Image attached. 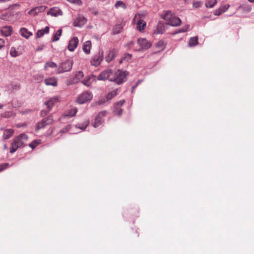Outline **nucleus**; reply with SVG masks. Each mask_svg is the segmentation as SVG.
<instances>
[{"instance_id": "obj_1", "label": "nucleus", "mask_w": 254, "mask_h": 254, "mask_svg": "<svg viewBox=\"0 0 254 254\" xmlns=\"http://www.w3.org/2000/svg\"><path fill=\"white\" fill-rule=\"evenodd\" d=\"M28 141V136L25 133H21L14 138L11 143L9 152L14 153L19 148L26 145Z\"/></svg>"}, {"instance_id": "obj_2", "label": "nucleus", "mask_w": 254, "mask_h": 254, "mask_svg": "<svg viewBox=\"0 0 254 254\" xmlns=\"http://www.w3.org/2000/svg\"><path fill=\"white\" fill-rule=\"evenodd\" d=\"M127 72L125 71L118 70L115 72L113 71V75L110 81H113L117 84H120L126 81L127 79Z\"/></svg>"}, {"instance_id": "obj_3", "label": "nucleus", "mask_w": 254, "mask_h": 254, "mask_svg": "<svg viewBox=\"0 0 254 254\" xmlns=\"http://www.w3.org/2000/svg\"><path fill=\"white\" fill-rule=\"evenodd\" d=\"M163 18L166 20L168 24L173 26H178L181 23V19L176 17L175 14L170 11H166L163 16Z\"/></svg>"}, {"instance_id": "obj_4", "label": "nucleus", "mask_w": 254, "mask_h": 254, "mask_svg": "<svg viewBox=\"0 0 254 254\" xmlns=\"http://www.w3.org/2000/svg\"><path fill=\"white\" fill-rule=\"evenodd\" d=\"M72 65L73 61L69 59L62 62L59 65L57 73L60 74L70 71Z\"/></svg>"}, {"instance_id": "obj_5", "label": "nucleus", "mask_w": 254, "mask_h": 254, "mask_svg": "<svg viewBox=\"0 0 254 254\" xmlns=\"http://www.w3.org/2000/svg\"><path fill=\"white\" fill-rule=\"evenodd\" d=\"M60 101V97L58 96L53 97L49 99V100L45 103V105H46L47 108V111L43 110L41 111V115L43 116L47 115L49 112L54 105L58 103Z\"/></svg>"}, {"instance_id": "obj_6", "label": "nucleus", "mask_w": 254, "mask_h": 254, "mask_svg": "<svg viewBox=\"0 0 254 254\" xmlns=\"http://www.w3.org/2000/svg\"><path fill=\"white\" fill-rule=\"evenodd\" d=\"M92 98V95L89 92H85L80 95L76 99L77 102L79 104H84Z\"/></svg>"}, {"instance_id": "obj_7", "label": "nucleus", "mask_w": 254, "mask_h": 254, "mask_svg": "<svg viewBox=\"0 0 254 254\" xmlns=\"http://www.w3.org/2000/svg\"><path fill=\"white\" fill-rule=\"evenodd\" d=\"M113 75V71L111 69H107L103 71L98 76L97 79L99 80H105L109 79L112 77Z\"/></svg>"}, {"instance_id": "obj_8", "label": "nucleus", "mask_w": 254, "mask_h": 254, "mask_svg": "<svg viewBox=\"0 0 254 254\" xmlns=\"http://www.w3.org/2000/svg\"><path fill=\"white\" fill-rule=\"evenodd\" d=\"M103 53H99L97 54L94 55L91 60L90 63L91 65L95 66H97L101 64L103 60Z\"/></svg>"}, {"instance_id": "obj_9", "label": "nucleus", "mask_w": 254, "mask_h": 254, "mask_svg": "<svg viewBox=\"0 0 254 254\" xmlns=\"http://www.w3.org/2000/svg\"><path fill=\"white\" fill-rule=\"evenodd\" d=\"M106 111H102L97 115L93 123L94 127H97L102 125L104 121L103 118L106 116Z\"/></svg>"}, {"instance_id": "obj_10", "label": "nucleus", "mask_w": 254, "mask_h": 254, "mask_svg": "<svg viewBox=\"0 0 254 254\" xmlns=\"http://www.w3.org/2000/svg\"><path fill=\"white\" fill-rule=\"evenodd\" d=\"M53 122V118L51 116H48L43 119L41 122L38 123L36 128L39 129L44 128L46 126L51 124Z\"/></svg>"}, {"instance_id": "obj_11", "label": "nucleus", "mask_w": 254, "mask_h": 254, "mask_svg": "<svg viewBox=\"0 0 254 254\" xmlns=\"http://www.w3.org/2000/svg\"><path fill=\"white\" fill-rule=\"evenodd\" d=\"M137 43L140 47L139 50H147L151 46V43L145 38H139Z\"/></svg>"}, {"instance_id": "obj_12", "label": "nucleus", "mask_w": 254, "mask_h": 254, "mask_svg": "<svg viewBox=\"0 0 254 254\" xmlns=\"http://www.w3.org/2000/svg\"><path fill=\"white\" fill-rule=\"evenodd\" d=\"M0 129L3 131L2 138L3 139L5 140L11 137L14 132V130L12 128H5L3 127H1Z\"/></svg>"}, {"instance_id": "obj_13", "label": "nucleus", "mask_w": 254, "mask_h": 254, "mask_svg": "<svg viewBox=\"0 0 254 254\" xmlns=\"http://www.w3.org/2000/svg\"><path fill=\"white\" fill-rule=\"evenodd\" d=\"M118 89L114 90L109 92L106 97V99H100L97 102L98 105H101L105 103L106 102L111 100L113 97L116 96L117 94Z\"/></svg>"}, {"instance_id": "obj_14", "label": "nucleus", "mask_w": 254, "mask_h": 254, "mask_svg": "<svg viewBox=\"0 0 254 254\" xmlns=\"http://www.w3.org/2000/svg\"><path fill=\"white\" fill-rule=\"evenodd\" d=\"M79 41L76 37H73L68 43L67 49L69 51H73L77 47Z\"/></svg>"}, {"instance_id": "obj_15", "label": "nucleus", "mask_w": 254, "mask_h": 254, "mask_svg": "<svg viewBox=\"0 0 254 254\" xmlns=\"http://www.w3.org/2000/svg\"><path fill=\"white\" fill-rule=\"evenodd\" d=\"M118 50L116 49H112L109 51L108 55L105 57V60L108 63L112 61L116 57Z\"/></svg>"}, {"instance_id": "obj_16", "label": "nucleus", "mask_w": 254, "mask_h": 254, "mask_svg": "<svg viewBox=\"0 0 254 254\" xmlns=\"http://www.w3.org/2000/svg\"><path fill=\"white\" fill-rule=\"evenodd\" d=\"M47 14L51 15L52 16H58L62 15L63 11L58 7H53L48 11Z\"/></svg>"}, {"instance_id": "obj_17", "label": "nucleus", "mask_w": 254, "mask_h": 254, "mask_svg": "<svg viewBox=\"0 0 254 254\" xmlns=\"http://www.w3.org/2000/svg\"><path fill=\"white\" fill-rule=\"evenodd\" d=\"M86 18L82 16H78L74 22V25L76 27H80L84 25L86 22Z\"/></svg>"}, {"instance_id": "obj_18", "label": "nucleus", "mask_w": 254, "mask_h": 254, "mask_svg": "<svg viewBox=\"0 0 254 254\" xmlns=\"http://www.w3.org/2000/svg\"><path fill=\"white\" fill-rule=\"evenodd\" d=\"M44 82L47 86H56L58 84L57 79L54 77L45 78Z\"/></svg>"}, {"instance_id": "obj_19", "label": "nucleus", "mask_w": 254, "mask_h": 254, "mask_svg": "<svg viewBox=\"0 0 254 254\" xmlns=\"http://www.w3.org/2000/svg\"><path fill=\"white\" fill-rule=\"evenodd\" d=\"M124 26L123 23L117 24L115 25L112 30V33L114 35L119 34L122 30Z\"/></svg>"}, {"instance_id": "obj_20", "label": "nucleus", "mask_w": 254, "mask_h": 254, "mask_svg": "<svg viewBox=\"0 0 254 254\" xmlns=\"http://www.w3.org/2000/svg\"><path fill=\"white\" fill-rule=\"evenodd\" d=\"M46 9V7L45 6H40L38 7H36L33 9H32L29 12V14L31 15H35L39 12L44 11Z\"/></svg>"}, {"instance_id": "obj_21", "label": "nucleus", "mask_w": 254, "mask_h": 254, "mask_svg": "<svg viewBox=\"0 0 254 254\" xmlns=\"http://www.w3.org/2000/svg\"><path fill=\"white\" fill-rule=\"evenodd\" d=\"M92 46L90 41H87L83 45V50L86 54H89L90 53V49Z\"/></svg>"}, {"instance_id": "obj_22", "label": "nucleus", "mask_w": 254, "mask_h": 254, "mask_svg": "<svg viewBox=\"0 0 254 254\" xmlns=\"http://www.w3.org/2000/svg\"><path fill=\"white\" fill-rule=\"evenodd\" d=\"M19 32L22 37L26 39H28L30 36L33 35L32 33L29 31L26 28H21L19 31Z\"/></svg>"}, {"instance_id": "obj_23", "label": "nucleus", "mask_w": 254, "mask_h": 254, "mask_svg": "<svg viewBox=\"0 0 254 254\" xmlns=\"http://www.w3.org/2000/svg\"><path fill=\"white\" fill-rule=\"evenodd\" d=\"M12 29L10 26H6L3 27L1 29V33L4 36H8L10 35Z\"/></svg>"}, {"instance_id": "obj_24", "label": "nucleus", "mask_w": 254, "mask_h": 254, "mask_svg": "<svg viewBox=\"0 0 254 254\" xmlns=\"http://www.w3.org/2000/svg\"><path fill=\"white\" fill-rule=\"evenodd\" d=\"M136 24L137 29L138 31L141 32L144 29L145 27H146V23L144 20L142 19H139L137 21Z\"/></svg>"}, {"instance_id": "obj_25", "label": "nucleus", "mask_w": 254, "mask_h": 254, "mask_svg": "<svg viewBox=\"0 0 254 254\" xmlns=\"http://www.w3.org/2000/svg\"><path fill=\"white\" fill-rule=\"evenodd\" d=\"M49 32V27L46 26L45 28L41 30H38L36 33V36L38 38L42 37L45 34H47Z\"/></svg>"}, {"instance_id": "obj_26", "label": "nucleus", "mask_w": 254, "mask_h": 254, "mask_svg": "<svg viewBox=\"0 0 254 254\" xmlns=\"http://www.w3.org/2000/svg\"><path fill=\"white\" fill-rule=\"evenodd\" d=\"M198 43L197 37H191L190 38L189 45L190 47H192L196 45Z\"/></svg>"}, {"instance_id": "obj_27", "label": "nucleus", "mask_w": 254, "mask_h": 254, "mask_svg": "<svg viewBox=\"0 0 254 254\" xmlns=\"http://www.w3.org/2000/svg\"><path fill=\"white\" fill-rule=\"evenodd\" d=\"M155 47L158 49V51H162L165 48V44L163 41H158L155 45Z\"/></svg>"}, {"instance_id": "obj_28", "label": "nucleus", "mask_w": 254, "mask_h": 254, "mask_svg": "<svg viewBox=\"0 0 254 254\" xmlns=\"http://www.w3.org/2000/svg\"><path fill=\"white\" fill-rule=\"evenodd\" d=\"M62 33V30L61 29L58 30L57 32L55 34L52 39L53 42L57 41L59 40L60 37L61 36Z\"/></svg>"}, {"instance_id": "obj_29", "label": "nucleus", "mask_w": 254, "mask_h": 254, "mask_svg": "<svg viewBox=\"0 0 254 254\" xmlns=\"http://www.w3.org/2000/svg\"><path fill=\"white\" fill-rule=\"evenodd\" d=\"M115 6L117 8L119 7H122L124 9L127 8V6L125 3L121 0L117 1L115 3Z\"/></svg>"}, {"instance_id": "obj_30", "label": "nucleus", "mask_w": 254, "mask_h": 254, "mask_svg": "<svg viewBox=\"0 0 254 254\" xmlns=\"http://www.w3.org/2000/svg\"><path fill=\"white\" fill-rule=\"evenodd\" d=\"M216 2V0H209L206 2L205 6L207 7L212 8L214 6Z\"/></svg>"}, {"instance_id": "obj_31", "label": "nucleus", "mask_w": 254, "mask_h": 254, "mask_svg": "<svg viewBox=\"0 0 254 254\" xmlns=\"http://www.w3.org/2000/svg\"><path fill=\"white\" fill-rule=\"evenodd\" d=\"M89 122L88 121H86L85 122L83 123V125H76L75 126L76 128H80L82 130H85V129L86 128V127L88 126Z\"/></svg>"}, {"instance_id": "obj_32", "label": "nucleus", "mask_w": 254, "mask_h": 254, "mask_svg": "<svg viewBox=\"0 0 254 254\" xmlns=\"http://www.w3.org/2000/svg\"><path fill=\"white\" fill-rule=\"evenodd\" d=\"M41 140H35L33 141L31 143L29 144V146L32 149H34L38 144H40Z\"/></svg>"}, {"instance_id": "obj_33", "label": "nucleus", "mask_w": 254, "mask_h": 254, "mask_svg": "<svg viewBox=\"0 0 254 254\" xmlns=\"http://www.w3.org/2000/svg\"><path fill=\"white\" fill-rule=\"evenodd\" d=\"M93 77H94V76H89L86 79L82 81V82L84 85L87 86H89L91 84L90 80L92 79V78Z\"/></svg>"}, {"instance_id": "obj_34", "label": "nucleus", "mask_w": 254, "mask_h": 254, "mask_svg": "<svg viewBox=\"0 0 254 254\" xmlns=\"http://www.w3.org/2000/svg\"><path fill=\"white\" fill-rule=\"evenodd\" d=\"M57 67V64L53 62H47L45 64V68L47 69L48 67Z\"/></svg>"}, {"instance_id": "obj_35", "label": "nucleus", "mask_w": 254, "mask_h": 254, "mask_svg": "<svg viewBox=\"0 0 254 254\" xmlns=\"http://www.w3.org/2000/svg\"><path fill=\"white\" fill-rule=\"evenodd\" d=\"M10 55L12 57H16L19 55L15 48L12 47L10 50Z\"/></svg>"}, {"instance_id": "obj_36", "label": "nucleus", "mask_w": 254, "mask_h": 254, "mask_svg": "<svg viewBox=\"0 0 254 254\" xmlns=\"http://www.w3.org/2000/svg\"><path fill=\"white\" fill-rule=\"evenodd\" d=\"M189 28H190V25H186L184 27H183L182 28H181L179 30H178V31L176 32L175 33V34H177L178 33H180V32H186V31H187L189 30Z\"/></svg>"}, {"instance_id": "obj_37", "label": "nucleus", "mask_w": 254, "mask_h": 254, "mask_svg": "<svg viewBox=\"0 0 254 254\" xmlns=\"http://www.w3.org/2000/svg\"><path fill=\"white\" fill-rule=\"evenodd\" d=\"M77 109L76 108H73L70 110L68 113L66 114V116L68 117H73L74 116L76 113H77Z\"/></svg>"}, {"instance_id": "obj_38", "label": "nucleus", "mask_w": 254, "mask_h": 254, "mask_svg": "<svg viewBox=\"0 0 254 254\" xmlns=\"http://www.w3.org/2000/svg\"><path fill=\"white\" fill-rule=\"evenodd\" d=\"M71 128V126L70 125H68L66 126L65 127L63 128L60 131V133H65L68 132L70 130Z\"/></svg>"}, {"instance_id": "obj_39", "label": "nucleus", "mask_w": 254, "mask_h": 254, "mask_svg": "<svg viewBox=\"0 0 254 254\" xmlns=\"http://www.w3.org/2000/svg\"><path fill=\"white\" fill-rule=\"evenodd\" d=\"M114 112L119 116H121L122 114L123 110L120 108H115L114 107Z\"/></svg>"}, {"instance_id": "obj_40", "label": "nucleus", "mask_w": 254, "mask_h": 254, "mask_svg": "<svg viewBox=\"0 0 254 254\" xmlns=\"http://www.w3.org/2000/svg\"><path fill=\"white\" fill-rule=\"evenodd\" d=\"M68 1L76 4L78 5H81L82 3L81 0H67Z\"/></svg>"}, {"instance_id": "obj_41", "label": "nucleus", "mask_w": 254, "mask_h": 254, "mask_svg": "<svg viewBox=\"0 0 254 254\" xmlns=\"http://www.w3.org/2000/svg\"><path fill=\"white\" fill-rule=\"evenodd\" d=\"M45 47V45L44 44H41L39 46H38L35 49V51L36 52H40L43 50L44 48Z\"/></svg>"}, {"instance_id": "obj_42", "label": "nucleus", "mask_w": 254, "mask_h": 254, "mask_svg": "<svg viewBox=\"0 0 254 254\" xmlns=\"http://www.w3.org/2000/svg\"><path fill=\"white\" fill-rule=\"evenodd\" d=\"M9 166L8 163H5L0 165V172L6 169Z\"/></svg>"}, {"instance_id": "obj_43", "label": "nucleus", "mask_w": 254, "mask_h": 254, "mask_svg": "<svg viewBox=\"0 0 254 254\" xmlns=\"http://www.w3.org/2000/svg\"><path fill=\"white\" fill-rule=\"evenodd\" d=\"M125 101L124 100H121L119 102L116 103L115 105V108H120L125 103Z\"/></svg>"}, {"instance_id": "obj_44", "label": "nucleus", "mask_w": 254, "mask_h": 254, "mask_svg": "<svg viewBox=\"0 0 254 254\" xmlns=\"http://www.w3.org/2000/svg\"><path fill=\"white\" fill-rule=\"evenodd\" d=\"M83 73L81 71H78L75 75L76 77L78 79L82 78L83 77Z\"/></svg>"}, {"instance_id": "obj_45", "label": "nucleus", "mask_w": 254, "mask_h": 254, "mask_svg": "<svg viewBox=\"0 0 254 254\" xmlns=\"http://www.w3.org/2000/svg\"><path fill=\"white\" fill-rule=\"evenodd\" d=\"M193 6L195 8H198L200 6L201 3L199 1H194L192 2Z\"/></svg>"}, {"instance_id": "obj_46", "label": "nucleus", "mask_w": 254, "mask_h": 254, "mask_svg": "<svg viewBox=\"0 0 254 254\" xmlns=\"http://www.w3.org/2000/svg\"><path fill=\"white\" fill-rule=\"evenodd\" d=\"M223 12V11L222 9H221V8H220L217 10H216L215 15H220L221 14H222Z\"/></svg>"}, {"instance_id": "obj_47", "label": "nucleus", "mask_w": 254, "mask_h": 254, "mask_svg": "<svg viewBox=\"0 0 254 254\" xmlns=\"http://www.w3.org/2000/svg\"><path fill=\"white\" fill-rule=\"evenodd\" d=\"M4 46V41L3 39L0 38V49Z\"/></svg>"}, {"instance_id": "obj_48", "label": "nucleus", "mask_w": 254, "mask_h": 254, "mask_svg": "<svg viewBox=\"0 0 254 254\" xmlns=\"http://www.w3.org/2000/svg\"><path fill=\"white\" fill-rule=\"evenodd\" d=\"M154 34H162L163 33V31L162 30H159L158 29V27L154 30Z\"/></svg>"}, {"instance_id": "obj_49", "label": "nucleus", "mask_w": 254, "mask_h": 254, "mask_svg": "<svg viewBox=\"0 0 254 254\" xmlns=\"http://www.w3.org/2000/svg\"><path fill=\"white\" fill-rule=\"evenodd\" d=\"M229 7V5H226L225 6H224L222 8L223 9L222 10L223 12H225L226 10H227L228 9V8Z\"/></svg>"}, {"instance_id": "obj_50", "label": "nucleus", "mask_w": 254, "mask_h": 254, "mask_svg": "<svg viewBox=\"0 0 254 254\" xmlns=\"http://www.w3.org/2000/svg\"><path fill=\"white\" fill-rule=\"evenodd\" d=\"M194 0H184V1H185V2L186 3H188V4H189V3H192L193 2V1Z\"/></svg>"}, {"instance_id": "obj_51", "label": "nucleus", "mask_w": 254, "mask_h": 254, "mask_svg": "<svg viewBox=\"0 0 254 254\" xmlns=\"http://www.w3.org/2000/svg\"><path fill=\"white\" fill-rule=\"evenodd\" d=\"M133 44V42L131 41L129 42L127 45L126 46H128V47H130Z\"/></svg>"}, {"instance_id": "obj_52", "label": "nucleus", "mask_w": 254, "mask_h": 254, "mask_svg": "<svg viewBox=\"0 0 254 254\" xmlns=\"http://www.w3.org/2000/svg\"><path fill=\"white\" fill-rule=\"evenodd\" d=\"M3 148L4 149H7V146H6V144H4Z\"/></svg>"}, {"instance_id": "obj_53", "label": "nucleus", "mask_w": 254, "mask_h": 254, "mask_svg": "<svg viewBox=\"0 0 254 254\" xmlns=\"http://www.w3.org/2000/svg\"><path fill=\"white\" fill-rule=\"evenodd\" d=\"M127 58H128V59H130V58H131V55H130V54H128V55H127Z\"/></svg>"}, {"instance_id": "obj_54", "label": "nucleus", "mask_w": 254, "mask_h": 254, "mask_svg": "<svg viewBox=\"0 0 254 254\" xmlns=\"http://www.w3.org/2000/svg\"><path fill=\"white\" fill-rule=\"evenodd\" d=\"M251 2H254V0H248Z\"/></svg>"}, {"instance_id": "obj_55", "label": "nucleus", "mask_w": 254, "mask_h": 254, "mask_svg": "<svg viewBox=\"0 0 254 254\" xmlns=\"http://www.w3.org/2000/svg\"><path fill=\"white\" fill-rule=\"evenodd\" d=\"M2 107H3V105L0 104V109L2 108Z\"/></svg>"}]
</instances>
